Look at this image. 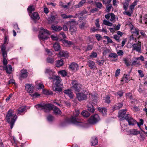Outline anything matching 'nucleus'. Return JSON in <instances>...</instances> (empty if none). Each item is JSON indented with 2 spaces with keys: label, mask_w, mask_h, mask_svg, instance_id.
I'll return each instance as SVG.
<instances>
[{
  "label": "nucleus",
  "mask_w": 147,
  "mask_h": 147,
  "mask_svg": "<svg viewBox=\"0 0 147 147\" xmlns=\"http://www.w3.org/2000/svg\"><path fill=\"white\" fill-rule=\"evenodd\" d=\"M17 117L16 115L13 114V111L10 110L8 112L7 119V121L10 123L11 129H12L14 124V123Z\"/></svg>",
  "instance_id": "1"
},
{
  "label": "nucleus",
  "mask_w": 147,
  "mask_h": 147,
  "mask_svg": "<svg viewBox=\"0 0 147 147\" xmlns=\"http://www.w3.org/2000/svg\"><path fill=\"white\" fill-rule=\"evenodd\" d=\"M41 30L39 32L38 37L40 40H44L47 39L49 32L47 30L43 29L42 28H40Z\"/></svg>",
  "instance_id": "2"
},
{
  "label": "nucleus",
  "mask_w": 147,
  "mask_h": 147,
  "mask_svg": "<svg viewBox=\"0 0 147 147\" xmlns=\"http://www.w3.org/2000/svg\"><path fill=\"white\" fill-rule=\"evenodd\" d=\"M53 105L51 104H38L35 105V107L37 109H43L45 112H48L53 109Z\"/></svg>",
  "instance_id": "3"
},
{
  "label": "nucleus",
  "mask_w": 147,
  "mask_h": 147,
  "mask_svg": "<svg viewBox=\"0 0 147 147\" xmlns=\"http://www.w3.org/2000/svg\"><path fill=\"white\" fill-rule=\"evenodd\" d=\"M80 113L79 110H76L74 113L73 116H72L70 119V121L73 123L77 125H80L82 123L81 122L79 119H76V117L78 116Z\"/></svg>",
  "instance_id": "4"
},
{
  "label": "nucleus",
  "mask_w": 147,
  "mask_h": 147,
  "mask_svg": "<svg viewBox=\"0 0 147 147\" xmlns=\"http://www.w3.org/2000/svg\"><path fill=\"white\" fill-rule=\"evenodd\" d=\"M88 95L87 93L84 91L76 93V98L80 101L86 100L87 99Z\"/></svg>",
  "instance_id": "5"
},
{
  "label": "nucleus",
  "mask_w": 147,
  "mask_h": 147,
  "mask_svg": "<svg viewBox=\"0 0 147 147\" xmlns=\"http://www.w3.org/2000/svg\"><path fill=\"white\" fill-rule=\"evenodd\" d=\"M49 78L50 80H52L53 84L56 86L59 85L61 86H63V84H61L62 80L59 77L53 76L52 77H49Z\"/></svg>",
  "instance_id": "6"
},
{
  "label": "nucleus",
  "mask_w": 147,
  "mask_h": 147,
  "mask_svg": "<svg viewBox=\"0 0 147 147\" xmlns=\"http://www.w3.org/2000/svg\"><path fill=\"white\" fill-rule=\"evenodd\" d=\"M132 50L133 51H136L139 53H141V42L139 40L138 42L133 44L132 45Z\"/></svg>",
  "instance_id": "7"
},
{
  "label": "nucleus",
  "mask_w": 147,
  "mask_h": 147,
  "mask_svg": "<svg viewBox=\"0 0 147 147\" xmlns=\"http://www.w3.org/2000/svg\"><path fill=\"white\" fill-rule=\"evenodd\" d=\"M100 119L99 117L97 114L92 116L88 120V122L91 124H94L98 122Z\"/></svg>",
  "instance_id": "8"
},
{
  "label": "nucleus",
  "mask_w": 147,
  "mask_h": 147,
  "mask_svg": "<svg viewBox=\"0 0 147 147\" xmlns=\"http://www.w3.org/2000/svg\"><path fill=\"white\" fill-rule=\"evenodd\" d=\"M125 119L128 121L129 125H134L138 124V126H139V124L137 122L133 119L129 114L127 115L125 117Z\"/></svg>",
  "instance_id": "9"
},
{
  "label": "nucleus",
  "mask_w": 147,
  "mask_h": 147,
  "mask_svg": "<svg viewBox=\"0 0 147 147\" xmlns=\"http://www.w3.org/2000/svg\"><path fill=\"white\" fill-rule=\"evenodd\" d=\"M72 84L73 85L72 88L75 90V93L76 94V93L79 92L81 89V85L77 83L76 81L73 82Z\"/></svg>",
  "instance_id": "10"
},
{
  "label": "nucleus",
  "mask_w": 147,
  "mask_h": 147,
  "mask_svg": "<svg viewBox=\"0 0 147 147\" xmlns=\"http://www.w3.org/2000/svg\"><path fill=\"white\" fill-rule=\"evenodd\" d=\"M127 111L126 109L120 110L119 112V117H121L120 119V121H122L125 119V117L128 114H125Z\"/></svg>",
  "instance_id": "11"
},
{
  "label": "nucleus",
  "mask_w": 147,
  "mask_h": 147,
  "mask_svg": "<svg viewBox=\"0 0 147 147\" xmlns=\"http://www.w3.org/2000/svg\"><path fill=\"white\" fill-rule=\"evenodd\" d=\"M0 69L6 70L7 73L10 74L12 71V68L11 65H8L7 66L5 65L0 66Z\"/></svg>",
  "instance_id": "12"
},
{
  "label": "nucleus",
  "mask_w": 147,
  "mask_h": 147,
  "mask_svg": "<svg viewBox=\"0 0 147 147\" xmlns=\"http://www.w3.org/2000/svg\"><path fill=\"white\" fill-rule=\"evenodd\" d=\"M130 27L131 32V33L135 34L137 35H139V30L137 28L134 27L132 25H130Z\"/></svg>",
  "instance_id": "13"
},
{
  "label": "nucleus",
  "mask_w": 147,
  "mask_h": 147,
  "mask_svg": "<svg viewBox=\"0 0 147 147\" xmlns=\"http://www.w3.org/2000/svg\"><path fill=\"white\" fill-rule=\"evenodd\" d=\"M87 65L91 69L94 70L96 68L95 62L91 60L88 61Z\"/></svg>",
  "instance_id": "14"
},
{
  "label": "nucleus",
  "mask_w": 147,
  "mask_h": 147,
  "mask_svg": "<svg viewBox=\"0 0 147 147\" xmlns=\"http://www.w3.org/2000/svg\"><path fill=\"white\" fill-rule=\"evenodd\" d=\"M69 68L71 70L76 71L78 69V66L77 63H73L69 65Z\"/></svg>",
  "instance_id": "15"
},
{
  "label": "nucleus",
  "mask_w": 147,
  "mask_h": 147,
  "mask_svg": "<svg viewBox=\"0 0 147 147\" xmlns=\"http://www.w3.org/2000/svg\"><path fill=\"white\" fill-rule=\"evenodd\" d=\"M25 89L28 92L32 93L33 91L34 87L32 85L26 84L25 86Z\"/></svg>",
  "instance_id": "16"
},
{
  "label": "nucleus",
  "mask_w": 147,
  "mask_h": 147,
  "mask_svg": "<svg viewBox=\"0 0 147 147\" xmlns=\"http://www.w3.org/2000/svg\"><path fill=\"white\" fill-rule=\"evenodd\" d=\"M65 94L68 96L70 98H73L74 94L72 91L70 89L65 90L64 91Z\"/></svg>",
  "instance_id": "17"
},
{
  "label": "nucleus",
  "mask_w": 147,
  "mask_h": 147,
  "mask_svg": "<svg viewBox=\"0 0 147 147\" xmlns=\"http://www.w3.org/2000/svg\"><path fill=\"white\" fill-rule=\"evenodd\" d=\"M128 132L130 134L133 135H137L140 134V131L136 129H130L129 131Z\"/></svg>",
  "instance_id": "18"
},
{
  "label": "nucleus",
  "mask_w": 147,
  "mask_h": 147,
  "mask_svg": "<svg viewBox=\"0 0 147 147\" xmlns=\"http://www.w3.org/2000/svg\"><path fill=\"white\" fill-rule=\"evenodd\" d=\"M87 109L90 112L93 113L95 110L92 105L90 103H88L87 105Z\"/></svg>",
  "instance_id": "19"
},
{
  "label": "nucleus",
  "mask_w": 147,
  "mask_h": 147,
  "mask_svg": "<svg viewBox=\"0 0 147 147\" xmlns=\"http://www.w3.org/2000/svg\"><path fill=\"white\" fill-rule=\"evenodd\" d=\"M29 15L30 16L31 18L33 20H39L40 17L38 13L37 12H35L32 14L29 13Z\"/></svg>",
  "instance_id": "20"
},
{
  "label": "nucleus",
  "mask_w": 147,
  "mask_h": 147,
  "mask_svg": "<svg viewBox=\"0 0 147 147\" xmlns=\"http://www.w3.org/2000/svg\"><path fill=\"white\" fill-rule=\"evenodd\" d=\"M45 73L46 74H48L49 76H53L54 72L50 68H48L45 69Z\"/></svg>",
  "instance_id": "21"
},
{
  "label": "nucleus",
  "mask_w": 147,
  "mask_h": 147,
  "mask_svg": "<svg viewBox=\"0 0 147 147\" xmlns=\"http://www.w3.org/2000/svg\"><path fill=\"white\" fill-rule=\"evenodd\" d=\"M59 55L60 57L66 58L68 56V53L67 51L63 50L61 51L59 53Z\"/></svg>",
  "instance_id": "22"
},
{
  "label": "nucleus",
  "mask_w": 147,
  "mask_h": 147,
  "mask_svg": "<svg viewBox=\"0 0 147 147\" xmlns=\"http://www.w3.org/2000/svg\"><path fill=\"white\" fill-rule=\"evenodd\" d=\"M26 108V107L24 106H22L20 107L18 109L17 113L18 115H21V114L25 110Z\"/></svg>",
  "instance_id": "23"
},
{
  "label": "nucleus",
  "mask_w": 147,
  "mask_h": 147,
  "mask_svg": "<svg viewBox=\"0 0 147 147\" xmlns=\"http://www.w3.org/2000/svg\"><path fill=\"white\" fill-rule=\"evenodd\" d=\"M51 28L54 30L56 32L59 31L62 29L61 27L58 26L52 25Z\"/></svg>",
  "instance_id": "24"
},
{
  "label": "nucleus",
  "mask_w": 147,
  "mask_h": 147,
  "mask_svg": "<svg viewBox=\"0 0 147 147\" xmlns=\"http://www.w3.org/2000/svg\"><path fill=\"white\" fill-rule=\"evenodd\" d=\"M98 143V140L95 137H93L92 138L91 140V144L92 146H95L97 145Z\"/></svg>",
  "instance_id": "25"
},
{
  "label": "nucleus",
  "mask_w": 147,
  "mask_h": 147,
  "mask_svg": "<svg viewBox=\"0 0 147 147\" xmlns=\"http://www.w3.org/2000/svg\"><path fill=\"white\" fill-rule=\"evenodd\" d=\"M27 72L25 69H23L21 71V77L23 78H26L27 76Z\"/></svg>",
  "instance_id": "26"
},
{
  "label": "nucleus",
  "mask_w": 147,
  "mask_h": 147,
  "mask_svg": "<svg viewBox=\"0 0 147 147\" xmlns=\"http://www.w3.org/2000/svg\"><path fill=\"white\" fill-rule=\"evenodd\" d=\"M64 62L62 59H60L57 61L55 64L56 66L57 67L62 66L64 64Z\"/></svg>",
  "instance_id": "27"
},
{
  "label": "nucleus",
  "mask_w": 147,
  "mask_h": 147,
  "mask_svg": "<svg viewBox=\"0 0 147 147\" xmlns=\"http://www.w3.org/2000/svg\"><path fill=\"white\" fill-rule=\"evenodd\" d=\"M130 78L129 76L127 75H124L123 77L122 81H125V82H127L129 80H130Z\"/></svg>",
  "instance_id": "28"
},
{
  "label": "nucleus",
  "mask_w": 147,
  "mask_h": 147,
  "mask_svg": "<svg viewBox=\"0 0 147 147\" xmlns=\"http://www.w3.org/2000/svg\"><path fill=\"white\" fill-rule=\"evenodd\" d=\"M123 105V104L122 103H119L115 105L113 107L115 110L119 109L122 107Z\"/></svg>",
  "instance_id": "29"
},
{
  "label": "nucleus",
  "mask_w": 147,
  "mask_h": 147,
  "mask_svg": "<svg viewBox=\"0 0 147 147\" xmlns=\"http://www.w3.org/2000/svg\"><path fill=\"white\" fill-rule=\"evenodd\" d=\"M53 47L55 51H59L60 48V46L58 42L55 43L53 45Z\"/></svg>",
  "instance_id": "30"
},
{
  "label": "nucleus",
  "mask_w": 147,
  "mask_h": 147,
  "mask_svg": "<svg viewBox=\"0 0 147 147\" xmlns=\"http://www.w3.org/2000/svg\"><path fill=\"white\" fill-rule=\"evenodd\" d=\"M137 1H135L133 2L129 6V9L130 10L133 11V10L134 9L135 6L137 4Z\"/></svg>",
  "instance_id": "31"
},
{
  "label": "nucleus",
  "mask_w": 147,
  "mask_h": 147,
  "mask_svg": "<svg viewBox=\"0 0 147 147\" xmlns=\"http://www.w3.org/2000/svg\"><path fill=\"white\" fill-rule=\"evenodd\" d=\"M97 109L98 110V111L101 112L103 115H105L106 114L107 109L106 108L98 107Z\"/></svg>",
  "instance_id": "32"
},
{
  "label": "nucleus",
  "mask_w": 147,
  "mask_h": 147,
  "mask_svg": "<svg viewBox=\"0 0 147 147\" xmlns=\"http://www.w3.org/2000/svg\"><path fill=\"white\" fill-rule=\"evenodd\" d=\"M53 112L56 115H59L61 114V111L57 107H55L53 109Z\"/></svg>",
  "instance_id": "33"
},
{
  "label": "nucleus",
  "mask_w": 147,
  "mask_h": 147,
  "mask_svg": "<svg viewBox=\"0 0 147 147\" xmlns=\"http://www.w3.org/2000/svg\"><path fill=\"white\" fill-rule=\"evenodd\" d=\"M69 30L71 32V34H72L76 31L77 29L75 26H71L70 27Z\"/></svg>",
  "instance_id": "34"
},
{
  "label": "nucleus",
  "mask_w": 147,
  "mask_h": 147,
  "mask_svg": "<svg viewBox=\"0 0 147 147\" xmlns=\"http://www.w3.org/2000/svg\"><path fill=\"white\" fill-rule=\"evenodd\" d=\"M136 39V38L134 37V36L133 34L131 35L129 37L130 41L132 42V43L136 42L137 41Z\"/></svg>",
  "instance_id": "35"
},
{
  "label": "nucleus",
  "mask_w": 147,
  "mask_h": 147,
  "mask_svg": "<svg viewBox=\"0 0 147 147\" xmlns=\"http://www.w3.org/2000/svg\"><path fill=\"white\" fill-rule=\"evenodd\" d=\"M53 90L54 91L60 92L62 91V88L61 87H59V86H56L53 88Z\"/></svg>",
  "instance_id": "36"
},
{
  "label": "nucleus",
  "mask_w": 147,
  "mask_h": 147,
  "mask_svg": "<svg viewBox=\"0 0 147 147\" xmlns=\"http://www.w3.org/2000/svg\"><path fill=\"white\" fill-rule=\"evenodd\" d=\"M28 12L29 13H31L34 10V7L33 5H30L28 7L27 9Z\"/></svg>",
  "instance_id": "37"
},
{
  "label": "nucleus",
  "mask_w": 147,
  "mask_h": 147,
  "mask_svg": "<svg viewBox=\"0 0 147 147\" xmlns=\"http://www.w3.org/2000/svg\"><path fill=\"white\" fill-rule=\"evenodd\" d=\"M82 115L85 117H88L90 116V114L87 111H83L81 113Z\"/></svg>",
  "instance_id": "38"
},
{
  "label": "nucleus",
  "mask_w": 147,
  "mask_h": 147,
  "mask_svg": "<svg viewBox=\"0 0 147 147\" xmlns=\"http://www.w3.org/2000/svg\"><path fill=\"white\" fill-rule=\"evenodd\" d=\"M47 61L48 63L51 64H53L54 61V58L51 57H48L47 58Z\"/></svg>",
  "instance_id": "39"
},
{
  "label": "nucleus",
  "mask_w": 147,
  "mask_h": 147,
  "mask_svg": "<svg viewBox=\"0 0 147 147\" xmlns=\"http://www.w3.org/2000/svg\"><path fill=\"white\" fill-rule=\"evenodd\" d=\"M43 92L44 94L47 95H52L53 94V93L52 91L47 90H43Z\"/></svg>",
  "instance_id": "40"
},
{
  "label": "nucleus",
  "mask_w": 147,
  "mask_h": 147,
  "mask_svg": "<svg viewBox=\"0 0 147 147\" xmlns=\"http://www.w3.org/2000/svg\"><path fill=\"white\" fill-rule=\"evenodd\" d=\"M97 53L94 51H92L90 55V57L91 58H95L97 57Z\"/></svg>",
  "instance_id": "41"
},
{
  "label": "nucleus",
  "mask_w": 147,
  "mask_h": 147,
  "mask_svg": "<svg viewBox=\"0 0 147 147\" xmlns=\"http://www.w3.org/2000/svg\"><path fill=\"white\" fill-rule=\"evenodd\" d=\"M59 74L63 77H65L66 76L67 73L64 70L60 71L59 72Z\"/></svg>",
  "instance_id": "42"
},
{
  "label": "nucleus",
  "mask_w": 147,
  "mask_h": 147,
  "mask_svg": "<svg viewBox=\"0 0 147 147\" xmlns=\"http://www.w3.org/2000/svg\"><path fill=\"white\" fill-rule=\"evenodd\" d=\"M103 24L105 25L110 26H112L113 25L112 23L110 22L109 21L105 20H103Z\"/></svg>",
  "instance_id": "43"
},
{
  "label": "nucleus",
  "mask_w": 147,
  "mask_h": 147,
  "mask_svg": "<svg viewBox=\"0 0 147 147\" xmlns=\"http://www.w3.org/2000/svg\"><path fill=\"white\" fill-rule=\"evenodd\" d=\"M62 42L63 43L67 46H68L69 45H71L72 43L71 41L65 40H63Z\"/></svg>",
  "instance_id": "44"
},
{
  "label": "nucleus",
  "mask_w": 147,
  "mask_h": 147,
  "mask_svg": "<svg viewBox=\"0 0 147 147\" xmlns=\"http://www.w3.org/2000/svg\"><path fill=\"white\" fill-rule=\"evenodd\" d=\"M117 57V55L115 53H111L109 55L108 57L113 58V59L116 58Z\"/></svg>",
  "instance_id": "45"
},
{
  "label": "nucleus",
  "mask_w": 147,
  "mask_h": 147,
  "mask_svg": "<svg viewBox=\"0 0 147 147\" xmlns=\"http://www.w3.org/2000/svg\"><path fill=\"white\" fill-rule=\"evenodd\" d=\"M59 36L61 38H62L64 40L66 38V36L65 34L63 32H61L59 34Z\"/></svg>",
  "instance_id": "46"
},
{
  "label": "nucleus",
  "mask_w": 147,
  "mask_h": 147,
  "mask_svg": "<svg viewBox=\"0 0 147 147\" xmlns=\"http://www.w3.org/2000/svg\"><path fill=\"white\" fill-rule=\"evenodd\" d=\"M62 17L64 19H66L68 18H71L73 17L72 15L67 16L65 14H63L61 15Z\"/></svg>",
  "instance_id": "47"
},
{
  "label": "nucleus",
  "mask_w": 147,
  "mask_h": 147,
  "mask_svg": "<svg viewBox=\"0 0 147 147\" xmlns=\"http://www.w3.org/2000/svg\"><path fill=\"white\" fill-rule=\"evenodd\" d=\"M110 17H111L110 21L111 22L114 21L115 19V14L113 13H110Z\"/></svg>",
  "instance_id": "48"
},
{
  "label": "nucleus",
  "mask_w": 147,
  "mask_h": 147,
  "mask_svg": "<svg viewBox=\"0 0 147 147\" xmlns=\"http://www.w3.org/2000/svg\"><path fill=\"white\" fill-rule=\"evenodd\" d=\"M133 12L131 10L129 11H124L123 12V14H125L129 16H131V14L133 13Z\"/></svg>",
  "instance_id": "49"
},
{
  "label": "nucleus",
  "mask_w": 147,
  "mask_h": 147,
  "mask_svg": "<svg viewBox=\"0 0 147 147\" xmlns=\"http://www.w3.org/2000/svg\"><path fill=\"white\" fill-rule=\"evenodd\" d=\"M30 95L34 98L38 97L40 96V94L36 92H35L33 94H30Z\"/></svg>",
  "instance_id": "50"
},
{
  "label": "nucleus",
  "mask_w": 147,
  "mask_h": 147,
  "mask_svg": "<svg viewBox=\"0 0 147 147\" xmlns=\"http://www.w3.org/2000/svg\"><path fill=\"white\" fill-rule=\"evenodd\" d=\"M129 4V2H125L123 4V7L125 10H126L127 9V7Z\"/></svg>",
  "instance_id": "51"
},
{
  "label": "nucleus",
  "mask_w": 147,
  "mask_h": 147,
  "mask_svg": "<svg viewBox=\"0 0 147 147\" xmlns=\"http://www.w3.org/2000/svg\"><path fill=\"white\" fill-rule=\"evenodd\" d=\"M141 64L140 62L138 61H133L131 64V65H140Z\"/></svg>",
  "instance_id": "52"
},
{
  "label": "nucleus",
  "mask_w": 147,
  "mask_h": 147,
  "mask_svg": "<svg viewBox=\"0 0 147 147\" xmlns=\"http://www.w3.org/2000/svg\"><path fill=\"white\" fill-rule=\"evenodd\" d=\"M47 119L49 121L51 122L54 120V118L53 116L51 115H49L47 117Z\"/></svg>",
  "instance_id": "53"
},
{
  "label": "nucleus",
  "mask_w": 147,
  "mask_h": 147,
  "mask_svg": "<svg viewBox=\"0 0 147 147\" xmlns=\"http://www.w3.org/2000/svg\"><path fill=\"white\" fill-rule=\"evenodd\" d=\"M138 72L141 78H142L144 76V75L143 73V71L142 70H138Z\"/></svg>",
  "instance_id": "54"
},
{
  "label": "nucleus",
  "mask_w": 147,
  "mask_h": 147,
  "mask_svg": "<svg viewBox=\"0 0 147 147\" xmlns=\"http://www.w3.org/2000/svg\"><path fill=\"white\" fill-rule=\"evenodd\" d=\"M51 37L52 39L53 40H57L58 39V37L55 35H51Z\"/></svg>",
  "instance_id": "55"
},
{
  "label": "nucleus",
  "mask_w": 147,
  "mask_h": 147,
  "mask_svg": "<svg viewBox=\"0 0 147 147\" xmlns=\"http://www.w3.org/2000/svg\"><path fill=\"white\" fill-rule=\"evenodd\" d=\"M112 7V5L111 4L108 5L106 7V11L107 12H109L110 11Z\"/></svg>",
  "instance_id": "56"
},
{
  "label": "nucleus",
  "mask_w": 147,
  "mask_h": 147,
  "mask_svg": "<svg viewBox=\"0 0 147 147\" xmlns=\"http://www.w3.org/2000/svg\"><path fill=\"white\" fill-rule=\"evenodd\" d=\"M59 5L63 7V8H66L67 7V5H64V4L62 2H60L59 3Z\"/></svg>",
  "instance_id": "57"
},
{
  "label": "nucleus",
  "mask_w": 147,
  "mask_h": 147,
  "mask_svg": "<svg viewBox=\"0 0 147 147\" xmlns=\"http://www.w3.org/2000/svg\"><path fill=\"white\" fill-rule=\"evenodd\" d=\"M120 69H117L115 73V77H117L118 76L120 73Z\"/></svg>",
  "instance_id": "58"
},
{
  "label": "nucleus",
  "mask_w": 147,
  "mask_h": 147,
  "mask_svg": "<svg viewBox=\"0 0 147 147\" xmlns=\"http://www.w3.org/2000/svg\"><path fill=\"white\" fill-rule=\"evenodd\" d=\"M104 63V61L103 60L98 61L97 62V63L100 66L102 65Z\"/></svg>",
  "instance_id": "59"
},
{
  "label": "nucleus",
  "mask_w": 147,
  "mask_h": 147,
  "mask_svg": "<svg viewBox=\"0 0 147 147\" xmlns=\"http://www.w3.org/2000/svg\"><path fill=\"white\" fill-rule=\"evenodd\" d=\"M3 63L4 65L7 66L6 65L7 63V61L6 58H3Z\"/></svg>",
  "instance_id": "60"
},
{
  "label": "nucleus",
  "mask_w": 147,
  "mask_h": 147,
  "mask_svg": "<svg viewBox=\"0 0 147 147\" xmlns=\"http://www.w3.org/2000/svg\"><path fill=\"white\" fill-rule=\"evenodd\" d=\"M13 27L17 31V32H19V28H18V25L17 24H16L14 25Z\"/></svg>",
  "instance_id": "61"
},
{
  "label": "nucleus",
  "mask_w": 147,
  "mask_h": 147,
  "mask_svg": "<svg viewBox=\"0 0 147 147\" xmlns=\"http://www.w3.org/2000/svg\"><path fill=\"white\" fill-rule=\"evenodd\" d=\"M8 37L7 36H5V37L4 40V44H5L8 42Z\"/></svg>",
  "instance_id": "62"
},
{
  "label": "nucleus",
  "mask_w": 147,
  "mask_h": 147,
  "mask_svg": "<svg viewBox=\"0 0 147 147\" xmlns=\"http://www.w3.org/2000/svg\"><path fill=\"white\" fill-rule=\"evenodd\" d=\"M45 51L49 55L51 56L52 55V53L49 50L47 49H45Z\"/></svg>",
  "instance_id": "63"
},
{
  "label": "nucleus",
  "mask_w": 147,
  "mask_h": 147,
  "mask_svg": "<svg viewBox=\"0 0 147 147\" xmlns=\"http://www.w3.org/2000/svg\"><path fill=\"white\" fill-rule=\"evenodd\" d=\"M93 46L92 45H88L86 49V51H88L90 50H91L93 48Z\"/></svg>",
  "instance_id": "64"
}]
</instances>
